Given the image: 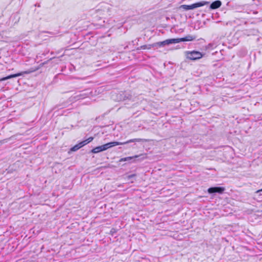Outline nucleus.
<instances>
[{"label":"nucleus","mask_w":262,"mask_h":262,"mask_svg":"<svg viewBox=\"0 0 262 262\" xmlns=\"http://www.w3.org/2000/svg\"><path fill=\"white\" fill-rule=\"evenodd\" d=\"M44 64H45V63H42L40 67H38L37 68H33V69H32L31 70H30L21 72H19V73H16V74H11V75H10L9 76H7L6 77L1 78H0V82L1 81H5L6 80H7V79H11V78H15V77H18V76H20L23 75L24 74H30V73H31L32 72H35V71H37L38 70H39L40 69V68L42 65H43Z\"/></svg>","instance_id":"1"},{"label":"nucleus","mask_w":262,"mask_h":262,"mask_svg":"<svg viewBox=\"0 0 262 262\" xmlns=\"http://www.w3.org/2000/svg\"><path fill=\"white\" fill-rule=\"evenodd\" d=\"M186 56L187 58L190 60H196L202 58L203 57V54L199 51L193 50L187 51Z\"/></svg>","instance_id":"2"},{"label":"nucleus","mask_w":262,"mask_h":262,"mask_svg":"<svg viewBox=\"0 0 262 262\" xmlns=\"http://www.w3.org/2000/svg\"><path fill=\"white\" fill-rule=\"evenodd\" d=\"M142 141V139L135 138V139H130V140H127V141L124 142H120L115 141V142H109L107 143L108 144L109 148H110V147H113L115 146H117V145H123V144H128L129 143L135 142H141Z\"/></svg>","instance_id":"3"},{"label":"nucleus","mask_w":262,"mask_h":262,"mask_svg":"<svg viewBox=\"0 0 262 262\" xmlns=\"http://www.w3.org/2000/svg\"><path fill=\"white\" fill-rule=\"evenodd\" d=\"M208 4H209L208 2L203 1V2H200L196 3L190 5H182V7L185 10H192V9L196 8H198V7H200L203 6L204 5H206Z\"/></svg>","instance_id":"4"},{"label":"nucleus","mask_w":262,"mask_h":262,"mask_svg":"<svg viewBox=\"0 0 262 262\" xmlns=\"http://www.w3.org/2000/svg\"><path fill=\"white\" fill-rule=\"evenodd\" d=\"M207 191L209 193H213L216 192L219 193H223L225 191V188L222 187H210L208 189Z\"/></svg>","instance_id":"5"},{"label":"nucleus","mask_w":262,"mask_h":262,"mask_svg":"<svg viewBox=\"0 0 262 262\" xmlns=\"http://www.w3.org/2000/svg\"><path fill=\"white\" fill-rule=\"evenodd\" d=\"M178 40V43L182 42V41H193L195 39V37L192 35H188L186 37L180 38H177Z\"/></svg>","instance_id":"6"},{"label":"nucleus","mask_w":262,"mask_h":262,"mask_svg":"<svg viewBox=\"0 0 262 262\" xmlns=\"http://www.w3.org/2000/svg\"><path fill=\"white\" fill-rule=\"evenodd\" d=\"M94 139V138L92 137H89L87 139L82 141L80 142H79L78 144H77L78 146H79V148H81L82 147L84 146V145H86L89 143L92 142Z\"/></svg>","instance_id":"7"},{"label":"nucleus","mask_w":262,"mask_h":262,"mask_svg":"<svg viewBox=\"0 0 262 262\" xmlns=\"http://www.w3.org/2000/svg\"><path fill=\"white\" fill-rule=\"evenodd\" d=\"M222 5V3L220 1H216L212 3L210 6L211 9H216L219 8Z\"/></svg>","instance_id":"8"},{"label":"nucleus","mask_w":262,"mask_h":262,"mask_svg":"<svg viewBox=\"0 0 262 262\" xmlns=\"http://www.w3.org/2000/svg\"><path fill=\"white\" fill-rule=\"evenodd\" d=\"M164 45H168L172 43H178V40L177 38L168 39L163 41Z\"/></svg>","instance_id":"9"},{"label":"nucleus","mask_w":262,"mask_h":262,"mask_svg":"<svg viewBox=\"0 0 262 262\" xmlns=\"http://www.w3.org/2000/svg\"><path fill=\"white\" fill-rule=\"evenodd\" d=\"M152 47H154L153 44L151 45H145L140 46L137 49L138 50H150Z\"/></svg>","instance_id":"10"},{"label":"nucleus","mask_w":262,"mask_h":262,"mask_svg":"<svg viewBox=\"0 0 262 262\" xmlns=\"http://www.w3.org/2000/svg\"><path fill=\"white\" fill-rule=\"evenodd\" d=\"M139 156H140L139 155H136V156H133V157H128L123 158L120 159L119 161L120 162L126 161H127V160H131V159H132L133 158H138Z\"/></svg>","instance_id":"11"},{"label":"nucleus","mask_w":262,"mask_h":262,"mask_svg":"<svg viewBox=\"0 0 262 262\" xmlns=\"http://www.w3.org/2000/svg\"><path fill=\"white\" fill-rule=\"evenodd\" d=\"M103 150H102V146H97V147H96L95 148H93L92 150V152L93 153H98L100 151H102Z\"/></svg>","instance_id":"12"},{"label":"nucleus","mask_w":262,"mask_h":262,"mask_svg":"<svg viewBox=\"0 0 262 262\" xmlns=\"http://www.w3.org/2000/svg\"><path fill=\"white\" fill-rule=\"evenodd\" d=\"M153 46H154V47H155V46L163 47V46H164L165 45H164V43L163 41H160V42L155 43L153 44Z\"/></svg>","instance_id":"13"},{"label":"nucleus","mask_w":262,"mask_h":262,"mask_svg":"<svg viewBox=\"0 0 262 262\" xmlns=\"http://www.w3.org/2000/svg\"><path fill=\"white\" fill-rule=\"evenodd\" d=\"M79 149H80L79 146H78V145L76 144L71 148V151H75L78 150Z\"/></svg>","instance_id":"14"},{"label":"nucleus","mask_w":262,"mask_h":262,"mask_svg":"<svg viewBox=\"0 0 262 262\" xmlns=\"http://www.w3.org/2000/svg\"><path fill=\"white\" fill-rule=\"evenodd\" d=\"M103 151L109 148L108 144V143L105 144L103 145H101Z\"/></svg>","instance_id":"15"},{"label":"nucleus","mask_w":262,"mask_h":262,"mask_svg":"<svg viewBox=\"0 0 262 262\" xmlns=\"http://www.w3.org/2000/svg\"><path fill=\"white\" fill-rule=\"evenodd\" d=\"M261 191H262V188H261V189H259V190H257V191H256V193H258V192H261Z\"/></svg>","instance_id":"16"},{"label":"nucleus","mask_w":262,"mask_h":262,"mask_svg":"<svg viewBox=\"0 0 262 262\" xmlns=\"http://www.w3.org/2000/svg\"><path fill=\"white\" fill-rule=\"evenodd\" d=\"M1 144H2V142H1V141H0V145H1Z\"/></svg>","instance_id":"17"}]
</instances>
